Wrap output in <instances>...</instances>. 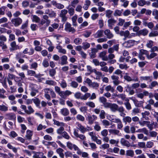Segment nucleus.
<instances>
[{"label":"nucleus","mask_w":158,"mask_h":158,"mask_svg":"<svg viewBox=\"0 0 158 158\" xmlns=\"http://www.w3.org/2000/svg\"><path fill=\"white\" fill-rule=\"evenodd\" d=\"M38 23L39 24H38V25L41 31H44L46 29V27H47L46 26V25L45 26V25H44V26H43V25L44 24L41 21H40V22Z\"/></svg>","instance_id":"obj_29"},{"label":"nucleus","mask_w":158,"mask_h":158,"mask_svg":"<svg viewBox=\"0 0 158 158\" xmlns=\"http://www.w3.org/2000/svg\"><path fill=\"white\" fill-rule=\"evenodd\" d=\"M42 65L45 68L47 67L49 65V64L48 60L47 59H44L42 62Z\"/></svg>","instance_id":"obj_45"},{"label":"nucleus","mask_w":158,"mask_h":158,"mask_svg":"<svg viewBox=\"0 0 158 158\" xmlns=\"http://www.w3.org/2000/svg\"><path fill=\"white\" fill-rule=\"evenodd\" d=\"M5 118L6 119L15 121L16 119V116L15 114L14 113H7L5 115Z\"/></svg>","instance_id":"obj_4"},{"label":"nucleus","mask_w":158,"mask_h":158,"mask_svg":"<svg viewBox=\"0 0 158 158\" xmlns=\"http://www.w3.org/2000/svg\"><path fill=\"white\" fill-rule=\"evenodd\" d=\"M89 135L91 136V139L93 141L95 142L98 139L97 137L94 135L93 132H92L89 133Z\"/></svg>","instance_id":"obj_48"},{"label":"nucleus","mask_w":158,"mask_h":158,"mask_svg":"<svg viewBox=\"0 0 158 158\" xmlns=\"http://www.w3.org/2000/svg\"><path fill=\"white\" fill-rule=\"evenodd\" d=\"M78 84L75 81H72L70 84V85L74 88H77L78 86Z\"/></svg>","instance_id":"obj_62"},{"label":"nucleus","mask_w":158,"mask_h":158,"mask_svg":"<svg viewBox=\"0 0 158 158\" xmlns=\"http://www.w3.org/2000/svg\"><path fill=\"white\" fill-rule=\"evenodd\" d=\"M8 110V107L4 105H0V111L2 112H6Z\"/></svg>","instance_id":"obj_37"},{"label":"nucleus","mask_w":158,"mask_h":158,"mask_svg":"<svg viewBox=\"0 0 158 158\" xmlns=\"http://www.w3.org/2000/svg\"><path fill=\"white\" fill-rule=\"evenodd\" d=\"M152 15L154 16L155 18L156 19H158V10H154L152 12Z\"/></svg>","instance_id":"obj_55"},{"label":"nucleus","mask_w":158,"mask_h":158,"mask_svg":"<svg viewBox=\"0 0 158 158\" xmlns=\"http://www.w3.org/2000/svg\"><path fill=\"white\" fill-rule=\"evenodd\" d=\"M61 86L63 88H65L67 86V84L64 80H63L60 83Z\"/></svg>","instance_id":"obj_64"},{"label":"nucleus","mask_w":158,"mask_h":158,"mask_svg":"<svg viewBox=\"0 0 158 158\" xmlns=\"http://www.w3.org/2000/svg\"><path fill=\"white\" fill-rule=\"evenodd\" d=\"M130 98L133 101L136 107H140L143 106L144 102L143 101H139L137 99L134 98L133 97Z\"/></svg>","instance_id":"obj_7"},{"label":"nucleus","mask_w":158,"mask_h":158,"mask_svg":"<svg viewBox=\"0 0 158 158\" xmlns=\"http://www.w3.org/2000/svg\"><path fill=\"white\" fill-rule=\"evenodd\" d=\"M33 153L35 154L33 156V158H40L44 155V153L42 152L33 151Z\"/></svg>","instance_id":"obj_21"},{"label":"nucleus","mask_w":158,"mask_h":158,"mask_svg":"<svg viewBox=\"0 0 158 158\" xmlns=\"http://www.w3.org/2000/svg\"><path fill=\"white\" fill-rule=\"evenodd\" d=\"M111 78L113 80V82L114 85H117L120 83L119 80V77L117 75H113L111 76Z\"/></svg>","instance_id":"obj_8"},{"label":"nucleus","mask_w":158,"mask_h":158,"mask_svg":"<svg viewBox=\"0 0 158 158\" xmlns=\"http://www.w3.org/2000/svg\"><path fill=\"white\" fill-rule=\"evenodd\" d=\"M32 132L31 130H27L26 132V137L28 140H30L31 139V136L32 135Z\"/></svg>","instance_id":"obj_26"},{"label":"nucleus","mask_w":158,"mask_h":158,"mask_svg":"<svg viewBox=\"0 0 158 158\" xmlns=\"http://www.w3.org/2000/svg\"><path fill=\"white\" fill-rule=\"evenodd\" d=\"M146 4V1L145 0H140L138 2V5L140 6H143Z\"/></svg>","instance_id":"obj_61"},{"label":"nucleus","mask_w":158,"mask_h":158,"mask_svg":"<svg viewBox=\"0 0 158 158\" xmlns=\"http://www.w3.org/2000/svg\"><path fill=\"white\" fill-rule=\"evenodd\" d=\"M77 19V15H75L72 18V20L73 22V25L74 26L76 27L77 25V24L76 22Z\"/></svg>","instance_id":"obj_41"},{"label":"nucleus","mask_w":158,"mask_h":158,"mask_svg":"<svg viewBox=\"0 0 158 158\" xmlns=\"http://www.w3.org/2000/svg\"><path fill=\"white\" fill-rule=\"evenodd\" d=\"M43 18L46 22V26H48L50 23V21L48 19V16L46 15H43Z\"/></svg>","instance_id":"obj_36"},{"label":"nucleus","mask_w":158,"mask_h":158,"mask_svg":"<svg viewBox=\"0 0 158 158\" xmlns=\"http://www.w3.org/2000/svg\"><path fill=\"white\" fill-rule=\"evenodd\" d=\"M10 46L11 47L10 48V51H13L19 49V46L16 45V42L15 41L11 43Z\"/></svg>","instance_id":"obj_11"},{"label":"nucleus","mask_w":158,"mask_h":158,"mask_svg":"<svg viewBox=\"0 0 158 158\" xmlns=\"http://www.w3.org/2000/svg\"><path fill=\"white\" fill-rule=\"evenodd\" d=\"M90 94L89 93H86L85 94L81 97V99L82 100H86L90 96Z\"/></svg>","instance_id":"obj_51"},{"label":"nucleus","mask_w":158,"mask_h":158,"mask_svg":"<svg viewBox=\"0 0 158 158\" xmlns=\"http://www.w3.org/2000/svg\"><path fill=\"white\" fill-rule=\"evenodd\" d=\"M31 19L33 22H35L37 23H39L40 21V18L37 15H31Z\"/></svg>","instance_id":"obj_17"},{"label":"nucleus","mask_w":158,"mask_h":158,"mask_svg":"<svg viewBox=\"0 0 158 158\" xmlns=\"http://www.w3.org/2000/svg\"><path fill=\"white\" fill-rule=\"evenodd\" d=\"M157 54L155 52H153L152 53H151L150 55L148 54L147 56V57L148 59H151L157 56Z\"/></svg>","instance_id":"obj_38"},{"label":"nucleus","mask_w":158,"mask_h":158,"mask_svg":"<svg viewBox=\"0 0 158 158\" xmlns=\"http://www.w3.org/2000/svg\"><path fill=\"white\" fill-rule=\"evenodd\" d=\"M66 8L68 10V12L69 14L70 15V16H73L74 13V9L72 7L70 8L69 6L67 7Z\"/></svg>","instance_id":"obj_31"},{"label":"nucleus","mask_w":158,"mask_h":158,"mask_svg":"<svg viewBox=\"0 0 158 158\" xmlns=\"http://www.w3.org/2000/svg\"><path fill=\"white\" fill-rule=\"evenodd\" d=\"M12 24L15 27H17L19 26L22 22V19L19 17L12 19L11 21Z\"/></svg>","instance_id":"obj_3"},{"label":"nucleus","mask_w":158,"mask_h":158,"mask_svg":"<svg viewBox=\"0 0 158 158\" xmlns=\"http://www.w3.org/2000/svg\"><path fill=\"white\" fill-rule=\"evenodd\" d=\"M109 142L112 144H116L115 146H118V144L119 143V140H116L114 139H111L109 140Z\"/></svg>","instance_id":"obj_54"},{"label":"nucleus","mask_w":158,"mask_h":158,"mask_svg":"<svg viewBox=\"0 0 158 158\" xmlns=\"http://www.w3.org/2000/svg\"><path fill=\"white\" fill-rule=\"evenodd\" d=\"M64 150L61 148H59L56 149V152L58 153L60 157L61 158H64V155L63 153Z\"/></svg>","instance_id":"obj_25"},{"label":"nucleus","mask_w":158,"mask_h":158,"mask_svg":"<svg viewBox=\"0 0 158 158\" xmlns=\"http://www.w3.org/2000/svg\"><path fill=\"white\" fill-rule=\"evenodd\" d=\"M65 30L66 31L72 32V33H74L76 31L75 29L72 27L71 24L68 22H67L65 25Z\"/></svg>","instance_id":"obj_5"},{"label":"nucleus","mask_w":158,"mask_h":158,"mask_svg":"<svg viewBox=\"0 0 158 158\" xmlns=\"http://www.w3.org/2000/svg\"><path fill=\"white\" fill-rule=\"evenodd\" d=\"M61 114L64 116L68 115L69 114V111L66 108H63L60 110Z\"/></svg>","instance_id":"obj_22"},{"label":"nucleus","mask_w":158,"mask_h":158,"mask_svg":"<svg viewBox=\"0 0 158 158\" xmlns=\"http://www.w3.org/2000/svg\"><path fill=\"white\" fill-rule=\"evenodd\" d=\"M140 79L142 81L149 80L150 81H151L152 80V76H141L140 77Z\"/></svg>","instance_id":"obj_35"},{"label":"nucleus","mask_w":158,"mask_h":158,"mask_svg":"<svg viewBox=\"0 0 158 158\" xmlns=\"http://www.w3.org/2000/svg\"><path fill=\"white\" fill-rule=\"evenodd\" d=\"M158 35V32L157 31H152L149 34V37H154Z\"/></svg>","instance_id":"obj_32"},{"label":"nucleus","mask_w":158,"mask_h":158,"mask_svg":"<svg viewBox=\"0 0 158 158\" xmlns=\"http://www.w3.org/2000/svg\"><path fill=\"white\" fill-rule=\"evenodd\" d=\"M78 130L77 131L76 130H75L74 131V135L76 137L79 138L81 139H84L85 138V136L82 134L79 135L78 132Z\"/></svg>","instance_id":"obj_15"},{"label":"nucleus","mask_w":158,"mask_h":158,"mask_svg":"<svg viewBox=\"0 0 158 158\" xmlns=\"http://www.w3.org/2000/svg\"><path fill=\"white\" fill-rule=\"evenodd\" d=\"M25 55L24 54L23 52H19L16 55V58H24Z\"/></svg>","instance_id":"obj_46"},{"label":"nucleus","mask_w":158,"mask_h":158,"mask_svg":"<svg viewBox=\"0 0 158 158\" xmlns=\"http://www.w3.org/2000/svg\"><path fill=\"white\" fill-rule=\"evenodd\" d=\"M139 54L143 55H146V56L148 55V51L143 49H141L139 50Z\"/></svg>","instance_id":"obj_47"},{"label":"nucleus","mask_w":158,"mask_h":158,"mask_svg":"<svg viewBox=\"0 0 158 158\" xmlns=\"http://www.w3.org/2000/svg\"><path fill=\"white\" fill-rule=\"evenodd\" d=\"M28 110H26V113L28 114H30L32 113H33L34 112V110L32 108L31 106H29L27 107Z\"/></svg>","instance_id":"obj_33"},{"label":"nucleus","mask_w":158,"mask_h":158,"mask_svg":"<svg viewBox=\"0 0 158 158\" xmlns=\"http://www.w3.org/2000/svg\"><path fill=\"white\" fill-rule=\"evenodd\" d=\"M134 41L132 40H129L124 43L125 46L127 48H130L134 45Z\"/></svg>","instance_id":"obj_16"},{"label":"nucleus","mask_w":158,"mask_h":158,"mask_svg":"<svg viewBox=\"0 0 158 158\" xmlns=\"http://www.w3.org/2000/svg\"><path fill=\"white\" fill-rule=\"evenodd\" d=\"M104 33L105 35L106 36V38L108 39H111L114 36V35L109 29H106L105 30Z\"/></svg>","instance_id":"obj_12"},{"label":"nucleus","mask_w":158,"mask_h":158,"mask_svg":"<svg viewBox=\"0 0 158 158\" xmlns=\"http://www.w3.org/2000/svg\"><path fill=\"white\" fill-rule=\"evenodd\" d=\"M140 112V109L138 108H134L131 113V115L132 116L135 115L136 114L139 113Z\"/></svg>","instance_id":"obj_44"},{"label":"nucleus","mask_w":158,"mask_h":158,"mask_svg":"<svg viewBox=\"0 0 158 158\" xmlns=\"http://www.w3.org/2000/svg\"><path fill=\"white\" fill-rule=\"evenodd\" d=\"M83 45L82 47V48L85 50L88 48L90 47V44L88 43L85 42L83 43Z\"/></svg>","instance_id":"obj_59"},{"label":"nucleus","mask_w":158,"mask_h":158,"mask_svg":"<svg viewBox=\"0 0 158 158\" xmlns=\"http://www.w3.org/2000/svg\"><path fill=\"white\" fill-rule=\"evenodd\" d=\"M109 132L111 134L117 135H119L120 132L118 130L112 129L109 130Z\"/></svg>","instance_id":"obj_28"},{"label":"nucleus","mask_w":158,"mask_h":158,"mask_svg":"<svg viewBox=\"0 0 158 158\" xmlns=\"http://www.w3.org/2000/svg\"><path fill=\"white\" fill-rule=\"evenodd\" d=\"M56 48L58 50V51L59 52L63 53V54L66 53V50L64 49H63L62 46L60 45H58L56 46Z\"/></svg>","instance_id":"obj_27"},{"label":"nucleus","mask_w":158,"mask_h":158,"mask_svg":"<svg viewBox=\"0 0 158 158\" xmlns=\"http://www.w3.org/2000/svg\"><path fill=\"white\" fill-rule=\"evenodd\" d=\"M106 52L105 51L99 53V56L102 58L103 60L107 61L108 60V57L106 56Z\"/></svg>","instance_id":"obj_14"},{"label":"nucleus","mask_w":158,"mask_h":158,"mask_svg":"<svg viewBox=\"0 0 158 158\" xmlns=\"http://www.w3.org/2000/svg\"><path fill=\"white\" fill-rule=\"evenodd\" d=\"M157 85L158 83L157 81H153L151 83V84L149 85V88L150 89H152L153 87H154Z\"/></svg>","instance_id":"obj_52"},{"label":"nucleus","mask_w":158,"mask_h":158,"mask_svg":"<svg viewBox=\"0 0 158 158\" xmlns=\"http://www.w3.org/2000/svg\"><path fill=\"white\" fill-rule=\"evenodd\" d=\"M118 107V105L115 103H112L109 102L106 104V108H110L111 110L113 112L117 111Z\"/></svg>","instance_id":"obj_2"},{"label":"nucleus","mask_w":158,"mask_h":158,"mask_svg":"<svg viewBox=\"0 0 158 158\" xmlns=\"http://www.w3.org/2000/svg\"><path fill=\"white\" fill-rule=\"evenodd\" d=\"M68 13V10L66 9H63L61 10L59 16L61 18V21L63 22H65L67 19L66 15Z\"/></svg>","instance_id":"obj_1"},{"label":"nucleus","mask_w":158,"mask_h":158,"mask_svg":"<svg viewBox=\"0 0 158 158\" xmlns=\"http://www.w3.org/2000/svg\"><path fill=\"white\" fill-rule=\"evenodd\" d=\"M103 30H98L94 35V37L95 38H98L103 36Z\"/></svg>","instance_id":"obj_23"},{"label":"nucleus","mask_w":158,"mask_h":158,"mask_svg":"<svg viewBox=\"0 0 158 158\" xmlns=\"http://www.w3.org/2000/svg\"><path fill=\"white\" fill-rule=\"evenodd\" d=\"M107 22L109 27L110 29H112L113 26L116 23V21L113 19H108Z\"/></svg>","instance_id":"obj_13"},{"label":"nucleus","mask_w":158,"mask_h":158,"mask_svg":"<svg viewBox=\"0 0 158 158\" xmlns=\"http://www.w3.org/2000/svg\"><path fill=\"white\" fill-rule=\"evenodd\" d=\"M60 59L61 60V62L59 61L58 62V64H61L62 65H63L65 64H68L67 62V57L65 55H63L62 56L60 57Z\"/></svg>","instance_id":"obj_9"},{"label":"nucleus","mask_w":158,"mask_h":158,"mask_svg":"<svg viewBox=\"0 0 158 158\" xmlns=\"http://www.w3.org/2000/svg\"><path fill=\"white\" fill-rule=\"evenodd\" d=\"M136 132L142 133L143 132L144 134L148 135V131L146 128H143L142 129H139L136 131Z\"/></svg>","instance_id":"obj_24"},{"label":"nucleus","mask_w":158,"mask_h":158,"mask_svg":"<svg viewBox=\"0 0 158 158\" xmlns=\"http://www.w3.org/2000/svg\"><path fill=\"white\" fill-rule=\"evenodd\" d=\"M53 121L54 122L53 124L55 125H56L58 126L64 125V123H60L58 121H57L55 119H53Z\"/></svg>","instance_id":"obj_60"},{"label":"nucleus","mask_w":158,"mask_h":158,"mask_svg":"<svg viewBox=\"0 0 158 158\" xmlns=\"http://www.w3.org/2000/svg\"><path fill=\"white\" fill-rule=\"evenodd\" d=\"M31 28L32 31H36L37 28V25L36 24H32L31 25Z\"/></svg>","instance_id":"obj_58"},{"label":"nucleus","mask_w":158,"mask_h":158,"mask_svg":"<svg viewBox=\"0 0 158 158\" xmlns=\"http://www.w3.org/2000/svg\"><path fill=\"white\" fill-rule=\"evenodd\" d=\"M153 45V41L152 40H149L146 44V46L149 48H151Z\"/></svg>","instance_id":"obj_57"},{"label":"nucleus","mask_w":158,"mask_h":158,"mask_svg":"<svg viewBox=\"0 0 158 158\" xmlns=\"http://www.w3.org/2000/svg\"><path fill=\"white\" fill-rule=\"evenodd\" d=\"M67 146L69 149L72 150L73 148L75 149H77V146L75 144H73L70 142H68L67 143Z\"/></svg>","instance_id":"obj_19"},{"label":"nucleus","mask_w":158,"mask_h":158,"mask_svg":"<svg viewBox=\"0 0 158 158\" xmlns=\"http://www.w3.org/2000/svg\"><path fill=\"white\" fill-rule=\"evenodd\" d=\"M99 101L102 103L104 107H106V104L108 103V102H107V99L104 97H100L99 98Z\"/></svg>","instance_id":"obj_20"},{"label":"nucleus","mask_w":158,"mask_h":158,"mask_svg":"<svg viewBox=\"0 0 158 158\" xmlns=\"http://www.w3.org/2000/svg\"><path fill=\"white\" fill-rule=\"evenodd\" d=\"M121 144L124 146L129 147L130 146V143L124 138H122L120 140Z\"/></svg>","instance_id":"obj_18"},{"label":"nucleus","mask_w":158,"mask_h":158,"mask_svg":"<svg viewBox=\"0 0 158 158\" xmlns=\"http://www.w3.org/2000/svg\"><path fill=\"white\" fill-rule=\"evenodd\" d=\"M82 42V39L79 38H76L74 40V42L76 45H78L81 44Z\"/></svg>","instance_id":"obj_49"},{"label":"nucleus","mask_w":158,"mask_h":158,"mask_svg":"<svg viewBox=\"0 0 158 158\" xmlns=\"http://www.w3.org/2000/svg\"><path fill=\"white\" fill-rule=\"evenodd\" d=\"M126 155L132 157L134 155V152L132 150H128L126 152Z\"/></svg>","instance_id":"obj_40"},{"label":"nucleus","mask_w":158,"mask_h":158,"mask_svg":"<svg viewBox=\"0 0 158 158\" xmlns=\"http://www.w3.org/2000/svg\"><path fill=\"white\" fill-rule=\"evenodd\" d=\"M123 121L126 124L127 123H130L131 122V118L130 117L128 116L124 117L123 119Z\"/></svg>","instance_id":"obj_30"},{"label":"nucleus","mask_w":158,"mask_h":158,"mask_svg":"<svg viewBox=\"0 0 158 158\" xmlns=\"http://www.w3.org/2000/svg\"><path fill=\"white\" fill-rule=\"evenodd\" d=\"M79 2V0H73V1L71 2V5L73 7H75V5L77 4Z\"/></svg>","instance_id":"obj_63"},{"label":"nucleus","mask_w":158,"mask_h":158,"mask_svg":"<svg viewBox=\"0 0 158 158\" xmlns=\"http://www.w3.org/2000/svg\"><path fill=\"white\" fill-rule=\"evenodd\" d=\"M49 74L51 77L54 76L56 73V69H51L49 70Z\"/></svg>","instance_id":"obj_43"},{"label":"nucleus","mask_w":158,"mask_h":158,"mask_svg":"<svg viewBox=\"0 0 158 158\" xmlns=\"http://www.w3.org/2000/svg\"><path fill=\"white\" fill-rule=\"evenodd\" d=\"M32 100L37 107L40 106V101L38 98L33 99Z\"/></svg>","instance_id":"obj_50"},{"label":"nucleus","mask_w":158,"mask_h":158,"mask_svg":"<svg viewBox=\"0 0 158 158\" xmlns=\"http://www.w3.org/2000/svg\"><path fill=\"white\" fill-rule=\"evenodd\" d=\"M105 89L107 92L111 91L112 93H113L114 90L113 87H111L110 85H109L106 86L105 88Z\"/></svg>","instance_id":"obj_42"},{"label":"nucleus","mask_w":158,"mask_h":158,"mask_svg":"<svg viewBox=\"0 0 158 158\" xmlns=\"http://www.w3.org/2000/svg\"><path fill=\"white\" fill-rule=\"evenodd\" d=\"M28 20H27L22 25L21 27H20V29H26L28 27Z\"/></svg>","instance_id":"obj_53"},{"label":"nucleus","mask_w":158,"mask_h":158,"mask_svg":"<svg viewBox=\"0 0 158 158\" xmlns=\"http://www.w3.org/2000/svg\"><path fill=\"white\" fill-rule=\"evenodd\" d=\"M77 128L80 130V131L82 133H84L85 132V128L82 126L81 124L78 123L77 124Z\"/></svg>","instance_id":"obj_39"},{"label":"nucleus","mask_w":158,"mask_h":158,"mask_svg":"<svg viewBox=\"0 0 158 158\" xmlns=\"http://www.w3.org/2000/svg\"><path fill=\"white\" fill-rule=\"evenodd\" d=\"M97 119V117L96 116L93 115H91L90 114L88 115L86 118L88 121L89 124H92Z\"/></svg>","instance_id":"obj_6"},{"label":"nucleus","mask_w":158,"mask_h":158,"mask_svg":"<svg viewBox=\"0 0 158 158\" xmlns=\"http://www.w3.org/2000/svg\"><path fill=\"white\" fill-rule=\"evenodd\" d=\"M148 31L146 28H144L139 30L137 34L139 36L142 35L144 36L147 35L148 33Z\"/></svg>","instance_id":"obj_10"},{"label":"nucleus","mask_w":158,"mask_h":158,"mask_svg":"<svg viewBox=\"0 0 158 158\" xmlns=\"http://www.w3.org/2000/svg\"><path fill=\"white\" fill-rule=\"evenodd\" d=\"M45 142H45L44 141H43L42 143L45 145H46V146L52 145V146L53 147H56V146H57L56 143L54 142H47V144L45 143Z\"/></svg>","instance_id":"obj_34"},{"label":"nucleus","mask_w":158,"mask_h":158,"mask_svg":"<svg viewBox=\"0 0 158 158\" xmlns=\"http://www.w3.org/2000/svg\"><path fill=\"white\" fill-rule=\"evenodd\" d=\"M113 11L110 10H108L106 11V16L108 18H110L111 16Z\"/></svg>","instance_id":"obj_56"}]
</instances>
